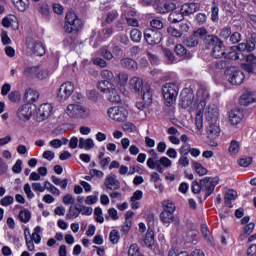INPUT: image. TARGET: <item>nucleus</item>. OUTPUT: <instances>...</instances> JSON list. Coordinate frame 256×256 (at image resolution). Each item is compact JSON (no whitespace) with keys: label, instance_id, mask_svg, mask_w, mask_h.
<instances>
[{"label":"nucleus","instance_id":"nucleus-1","mask_svg":"<svg viewBox=\"0 0 256 256\" xmlns=\"http://www.w3.org/2000/svg\"><path fill=\"white\" fill-rule=\"evenodd\" d=\"M149 155L151 157L148 158L146 162L148 169H155L156 171H158V173H165V169L173 165V162L165 156L159 159V156L157 155V152H155L154 149L149 151Z\"/></svg>","mask_w":256,"mask_h":256},{"label":"nucleus","instance_id":"nucleus-2","mask_svg":"<svg viewBox=\"0 0 256 256\" xmlns=\"http://www.w3.org/2000/svg\"><path fill=\"white\" fill-rule=\"evenodd\" d=\"M179 85L181 83L179 80L173 82H166L162 86V95L166 105L171 106L177 101V96L179 95Z\"/></svg>","mask_w":256,"mask_h":256},{"label":"nucleus","instance_id":"nucleus-3","mask_svg":"<svg viewBox=\"0 0 256 256\" xmlns=\"http://www.w3.org/2000/svg\"><path fill=\"white\" fill-rule=\"evenodd\" d=\"M83 29V22L75 12H68L65 17L64 31L65 33H77Z\"/></svg>","mask_w":256,"mask_h":256},{"label":"nucleus","instance_id":"nucleus-4","mask_svg":"<svg viewBox=\"0 0 256 256\" xmlns=\"http://www.w3.org/2000/svg\"><path fill=\"white\" fill-rule=\"evenodd\" d=\"M66 114L70 119H87L91 110L79 104H70L66 108Z\"/></svg>","mask_w":256,"mask_h":256},{"label":"nucleus","instance_id":"nucleus-5","mask_svg":"<svg viewBox=\"0 0 256 256\" xmlns=\"http://www.w3.org/2000/svg\"><path fill=\"white\" fill-rule=\"evenodd\" d=\"M129 88L134 93H138L140 95H145V93H153V89H151V85L147 82H143V79L139 77H133L129 81Z\"/></svg>","mask_w":256,"mask_h":256},{"label":"nucleus","instance_id":"nucleus-6","mask_svg":"<svg viewBox=\"0 0 256 256\" xmlns=\"http://www.w3.org/2000/svg\"><path fill=\"white\" fill-rule=\"evenodd\" d=\"M225 75L231 85H241L245 80V74L239 66H230L225 70Z\"/></svg>","mask_w":256,"mask_h":256},{"label":"nucleus","instance_id":"nucleus-7","mask_svg":"<svg viewBox=\"0 0 256 256\" xmlns=\"http://www.w3.org/2000/svg\"><path fill=\"white\" fill-rule=\"evenodd\" d=\"M107 115L109 119H112V121H116V123H123V121H127L129 111H127L125 107L114 106L108 109Z\"/></svg>","mask_w":256,"mask_h":256},{"label":"nucleus","instance_id":"nucleus-8","mask_svg":"<svg viewBox=\"0 0 256 256\" xmlns=\"http://www.w3.org/2000/svg\"><path fill=\"white\" fill-rule=\"evenodd\" d=\"M207 35V29L199 28L198 30L194 31L192 35L188 36L184 41L185 47L189 49H193L199 45V40L203 39Z\"/></svg>","mask_w":256,"mask_h":256},{"label":"nucleus","instance_id":"nucleus-9","mask_svg":"<svg viewBox=\"0 0 256 256\" xmlns=\"http://www.w3.org/2000/svg\"><path fill=\"white\" fill-rule=\"evenodd\" d=\"M218 184V178L205 177L200 180L202 191H206L204 199H207V197L213 195V191H215V187H217Z\"/></svg>","mask_w":256,"mask_h":256},{"label":"nucleus","instance_id":"nucleus-10","mask_svg":"<svg viewBox=\"0 0 256 256\" xmlns=\"http://www.w3.org/2000/svg\"><path fill=\"white\" fill-rule=\"evenodd\" d=\"M144 39L148 45H159L163 41V34L159 30L146 29Z\"/></svg>","mask_w":256,"mask_h":256},{"label":"nucleus","instance_id":"nucleus-11","mask_svg":"<svg viewBox=\"0 0 256 256\" xmlns=\"http://www.w3.org/2000/svg\"><path fill=\"white\" fill-rule=\"evenodd\" d=\"M193 101H195V93H193V90L189 88L182 90L180 94V107H182V109H189V107L193 105Z\"/></svg>","mask_w":256,"mask_h":256},{"label":"nucleus","instance_id":"nucleus-12","mask_svg":"<svg viewBox=\"0 0 256 256\" xmlns=\"http://www.w3.org/2000/svg\"><path fill=\"white\" fill-rule=\"evenodd\" d=\"M73 91H75V85L70 81L64 82L58 90L57 97L60 101H67L73 95Z\"/></svg>","mask_w":256,"mask_h":256},{"label":"nucleus","instance_id":"nucleus-13","mask_svg":"<svg viewBox=\"0 0 256 256\" xmlns=\"http://www.w3.org/2000/svg\"><path fill=\"white\" fill-rule=\"evenodd\" d=\"M200 10H201V4L197 2H192V1L184 3L180 9L184 17H189V15H195V13H197V11H200Z\"/></svg>","mask_w":256,"mask_h":256},{"label":"nucleus","instance_id":"nucleus-14","mask_svg":"<svg viewBox=\"0 0 256 256\" xmlns=\"http://www.w3.org/2000/svg\"><path fill=\"white\" fill-rule=\"evenodd\" d=\"M24 75L29 77L30 75H36L38 79H46L49 75L47 70L41 71L39 66H30L24 70Z\"/></svg>","mask_w":256,"mask_h":256},{"label":"nucleus","instance_id":"nucleus-15","mask_svg":"<svg viewBox=\"0 0 256 256\" xmlns=\"http://www.w3.org/2000/svg\"><path fill=\"white\" fill-rule=\"evenodd\" d=\"M104 185L106 189H109L110 191H117V189H120L121 187V182L117 180V175L111 173L106 176Z\"/></svg>","mask_w":256,"mask_h":256},{"label":"nucleus","instance_id":"nucleus-16","mask_svg":"<svg viewBox=\"0 0 256 256\" xmlns=\"http://www.w3.org/2000/svg\"><path fill=\"white\" fill-rule=\"evenodd\" d=\"M209 97V90L201 86L197 91V99L199 101L198 107L200 109H205V107L207 106V101H209Z\"/></svg>","mask_w":256,"mask_h":256},{"label":"nucleus","instance_id":"nucleus-17","mask_svg":"<svg viewBox=\"0 0 256 256\" xmlns=\"http://www.w3.org/2000/svg\"><path fill=\"white\" fill-rule=\"evenodd\" d=\"M38 115L40 121H45V119H49L50 115H53V104L44 103L40 105L38 109Z\"/></svg>","mask_w":256,"mask_h":256},{"label":"nucleus","instance_id":"nucleus-18","mask_svg":"<svg viewBox=\"0 0 256 256\" xmlns=\"http://www.w3.org/2000/svg\"><path fill=\"white\" fill-rule=\"evenodd\" d=\"M33 115V110L31 109V105L26 104L19 107L17 111V117L20 121H29L31 116Z\"/></svg>","mask_w":256,"mask_h":256},{"label":"nucleus","instance_id":"nucleus-19","mask_svg":"<svg viewBox=\"0 0 256 256\" xmlns=\"http://www.w3.org/2000/svg\"><path fill=\"white\" fill-rule=\"evenodd\" d=\"M141 96L142 101L137 102L136 107L137 109H139V111H145V109L149 107V105L153 104V92H146L144 93V95Z\"/></svg>","mask_w":256,"mask_h":256},{"label":"nucleus","instance_id":"nucleus-20","mask_svg":"<svg viewBox=\"0 0 256 256\" xmlns=\"http://www.w3.org/2000/svg\"><path fill=\"white\" fill-rule=\"evenodd\" d=\"M251 103H256V91L247 90L240 97V105H243L244 107H249Z\"/></svg>","mask_w":256,"mask_h":256},{"label":"nucleus","instance_id":"nucleus-21","mask_svg":"<svg viewBox=\"0 0 256 256\" xmlns=\"http://www.w3.org/2000/svg\"><path fill=\"white\" fill-rule=\"evenodd\" d=\"M244 117H245V114H243L241 109L231 110L229 112V123L235 127L239 125L241 121H243Z\"/></svg>","mask_w":256,"mask_h":256},{"label":"nucleus","instance_id":"nucleus-22","mask_svg":"<svg viewBox=\"0 0 256 256\" xmlns=\"http://www.w3.org/2000/svg\"><path fill=\"white\" fill-rule=\"evenodd\" d=\"M2 25L7 29L9 27H12L14 31H17L19 29V20L16 18L15 15L10 14L2 19Z\"/></svg>","mask_w":256,"mask_h":256},{"label":"nucleus","instance_id":"nucleus-23","mask_svg":"<svg viewBox=\"0 0 256 256\" xmlns=\"http://www.w3.org/2000/svg\"><path fill=\"white\" fill-rule=\"evenodd\" d=\"M205 117L207 121H217L219 117V108L215 104H209L205 110Z\"/></svg>","mask_w":256,"mask_h":256},{"label":"nucleus","instance_id":"nucleus-24","mask_svg":"<svg viewBox=\"0 0 256 256\" xmlns=\"http://www.w3.org/2000/svg\"><path fill=\"white\" fill-rule=\"evenodd\" d=\"M176 8L177 6L175 5V3L169 0H165L162 4L157 5L156 11H158V13L165 14L171 11H175Z\"/></svg>","mask_w":256,"mask_h":256},{"label":"nucleus","instance_id":"nucleus-25","mask_svg":"<svg viewBox=\"0 0 256 256\" xmlns=\"http://www.w3.org/2000/svg\"><path fill=\"white\" fill-rule=\"evenodd\" d=\"M29 49H31L32 53L37 57H43L46 53L45 46H43L41 42H32L29 45Z\"/></svg>","mask_w":256,"mask_h":256},{"label":"nucleus","instance_id":"nucleus-26","mask_svg":"<svg viewBox=\"0 0 256 256\" xmlns=\"http://www.w3.org/2000/svg\"><path fill=\"white\" fill-rule=\"evenodd\" d=\"M211 56L214 59H221V57H225V44H223L222 40L217 44V46L212 48Z\"/></svg>","mask_w":256,"mask_h":256},{"label":"nucleus","instance_id":"nucleus-27","mask_svg":"<svg viewBox=\"0 0 256 256\" xmlns=\"http://www.w3.org/2000/svg\"><path fill=\"white\" fill-rule=\"evenodd\" d=\"M24 101L29 104L39 101V92L31 88L27 89L24 94Z\"/></svg>","mask_w":256,"mask_h":256},{"label":"nucleus","instance_id":"nucleus-28","mask_svg":"<svg viewBox=\"0 0 256 256\" xmlns=\"http://www.w3.org/2000/svg\"><path fill=\"white\" fill-rule=\"evenodd\" d=\"M174 51L178 57H182L183 59H191V57H193V54L188 52L187 48H185V46L182 44H177L174 48Z\"/></svg>","mask_w":256,"mask_h":256},{"label":"nucleus","instance_id":"nucleus-29","mask_svg":"<svg viewBox=\"0 0 256 256\" xmlns=\"http://www.w3.org/2000/svg\"><path fill=\"white\" fill-rule=\"evenodd\" d=\"M206 133L208 135V139H217V137L221 135V128L216 124H209Z\"/></svg>","mask_w":256,"mask_h":256},{"label":"nucleus","instance_id":"nucleus-30","mask_svg":"<svg viewBox=\"0 0 256 256\" xmlns=\"http://www.w3.org/2000/svg\"><path fill=\"white\" fill-rule=\"evenodd\" d=\"M236 49L239 51V53L242 51H248V53H251L252 51H255V42L246 40V42L240 43Z\"/></svg>","mask_w":256,"mask_h":256},{"label":"nucleus","instance_id":"nucleus-31","mask_svg":"<svg viewBox=\"0 0 256 256\" xmlns=\"http://www.w3.org/2000/svg\"><path fill=\"white\" fill-rule=\"evenodd\" d=\"M204 37V45H206L207 49H211V47L213 49L221 41L220 38L215 35H206Z\"/></svg>","mask_w":256,"mask_h":256},{"label":"nucleus","instance_id":"nucleus-32","mask_svg":"<svg viewBox=\"0 0 256 256\" xmlns=\"http://www.w3.org/2000/svg\"><path fill=\"white\" fill-rule=\"evenodd\" d=\"M79 149H85L86 151H89L95 147V142H93V139L87 138H80L79 139V144H78Z\"/></svg>","mask_w":256,"mask_h":256},{"label":"nucleus","instance_id":"nucleus-33","mask_svg":"<svg viewBox=\"0 0 256 256\" xmlns=\"http://www.w3.org/2000/svg\"><path fill=\"white\" fill-rule=\"evenodd\" d=\"M160 221L163 223V225H171L173 221H175V214L171 212H161L160 213Z\"/></svg>","mask_w":256,"mask_h":256},{"label":"nucleus","instance_id":"nucleus-34","mask_svg":"<svg viewBox=\"0 0 256 256\" xmlns=\"http://www.w3.org/2000/svg\"><path fill=\"white\" fill-rule=\"evenodd\" d=\"M237 199V192L235 190H229L226 192L224 197V202L226 207H233L232 201H235Z\"/></svg>","mask_w":256,"mask_h":256},{"label":"nucleus","instance_id":"nucleus-35","mask_svg":"<svg viewBox=\"0 0 256 256\" xmlns=\"http://www.w3.org/2000/svg\"><path fill=\"white\" fill-rule=\"evenodd\" d=\"M115 86L109 82V80H102L98 82L97 88L99 91H102V93H108L110 90H112Z\"/></svg>","mask_w":256,"mask_h":256},{"label":"nucleus","instance_id":"nucleus-36","mask_svg":"<svg viewBox=\"0 0 256 256\" xmlns=\"http://www.w3.org/2000/svg\"><path fill=\"white\" fill-rule=\"evenodd\" d=\"M211 13V20L217 23L219 21V2L217 0H213L212 2Z\"/></svg>","mask_w":256,"mask_h":256},{"label":"nucleus","instance_id":"nucleus-37","mask_svg":"<svg viewBox=\"0 0 256 256\" xmlns=\"http://www.w3.org/2000/svg\"><path fill=\"white\" fill-rule=\"evenodd\" d=\"M185 19V15H183V12H172L169 14L168 21L170 23H181Z\"/></svg>","mask_w":256,"mask_h":256},{"label":"nucleus","instance_id":"nucleus-38","mask_svg":"<svg viewBox=\"0 0 256 256\" xmlns=\"http://www.w3.org/2000/svg\"><path fill=\"white\" fill-rule=\"evenodd\" d=\"M108 94V101L111 103H121V96L115 86L107 93Z\"/></svg>","mask_w":256,"mask_h":256},{"label":"nucleus","instance_id":"nucleus-39","mask_svg":"<svg viewBox=\"0 0 256 256\" xmlns=\"http://www.w3.org/2000/svg\"><path fill=\"white\" fill-rule=\"evenodd\" d=\"M18 11H27L29 9V0H11Z\"/></svg>","mask_w":256,"mask_h":256},{"label":"nucleus","instance_id":"nucleus-40","mask_svg":"<svg viewBox=\"0 0 256 256\" xmlns=\"http://www.w3.org/2000/svg\"><path fill=\"white\" fill-rule=\"evenodd\" d=\"M162 207H163V212L173 213V214H175V209H177V207L175 206V203H173V201L171 200H164L162 202Z\"/></svg>","mask_w":256,"mask_h":256},{"label":"nucleus","instance_id":"nucleus-41","mask_svg":"<svg viewBox=\"0 0 256 256\" xmlns=\"http://www.w3.org/2000/svg\"><path fill=\"white\" fill-rule=\"evenodd\" d=\"M127 81H129V76L125 73H119L116 77L117 85L120 87L121 91H123V87L127 85Z\"/></svg>","mask_w":256,"mask_h":256},{"label":"nucleus","instance_id":"nucleus-42","mask_svg":"<svg viewBox=\"0 0 256 256\" xmlns=\"http://www.w3.org/2000/svg\"><path fill=\"white\" fill-rule=\"evenodd\" d=\"M121 11H122V15H123L124 18L125 17H135V15H137V12H135V10H133L127 4H123L121 6Z\"/></svg>","mask_w":256,"mask_h":256},{"label":"nucleus","instance_id":"nucleus-43","mask_svg":"<svg viewBox=\"0 0 256 256\" xmlns=\"http://www.w3.org/2000/svg\"><path fill=\"white\" fill-rule=\"evenodd\" d=\"M143 37V34L141 31L137 28H134L130 31V38L134 43H141V38Z\"/></svg>","mask_w":256,"mask_h":256},{"label":"nucleus","instance_id":"nucleus-44","mask_svg":"<svg viewBox=\"0 0 256 256\" xmlns=\"http://www.w3.org/2000/svg\"><path fill=\"white\" fill-rule=\"evenodd\" d=\"M81 215V208L77 206H70L69 213L66 215L68 219L74 218L77 219Z\"/></svg>","mask_w":256,"mask_h":256},{"label":"nucleus","instance_id":"nucleus-45","mask_svg":"<svg viewBox=\"0 0 256 256\" xmlns=\"http://www.w3.org/2000/svg\"><path fill=\"white\" fill-rule=\"evenodd\" d=\"M145 245H148V247H151L153 243H155V233L152 229H148L146 233V237L144 239Z\"/></svg>","mask_w":256,"mask_h":256},{"label":"nucleus","instance_id":"nucleus-46","mask_svg":"<svg viewBox=\"0 0 256 256\" xmlns=\"http://www.w3.org/2000/svg\"><path fill=\"white\" fill-rule=\"evenodd\" d=\"M240 149H241V144L236 140H232L230 143L229 152L232 155H237V153H239Z\"/></svg>","mask_w":256,"mask_h":256},{"label":"nucleus","instance_id":"nucleus-47","mask_svg":"<svg viewBox=\"0 0 256 256\" xmlns=\"http://www.w3.org/2000/svg\"><path fill=\"white\" fill-rule=\"evenodd\" d=\"M113 33H114L113 27L104 28L100 32V37L102 41H106V39H109V37H111Z\"/></svg>","mask_w":256,"mask_h":256},{"label":"nucleus","instance_id":"nucleus-48","mask_svg":"<svg viewBox=\"0 0 256 256\" xmlns=\"http://www.w3.org/2000/svg\"><path fill=\"white\" fill-rule=\"evenodd\" d=\"M19 218L22 223H29V221H31V212L29 210H21Z\"/></svg>","mask_w":256,"mask_h":256},{"label":"nucleus","instance_id":"nucleus-49","mask_svg":"<svg viewBox=\"0 0 256 256\" xmlns=\"http://www.w3.org/2000/svg\"><path fill=\"white\" fill-rule=\"evenodd\" d=\"M52 182L54 185H61L62 189H67V185L69 184L68 179H63L57 177V176H52Z\"/></svg>","mask_w":256,"mask_h":256},{"label":"nucleus","instance_id":"nucleus-50","mask_svg":"<svg viewBox=\"0 0 256 256\" xmlns=\"http://www.w3.org/2000/svg\"><path fill=\"white\" fill-rule=\"evenodd\" d=\"M193 167L197 175H199L200 177H203V175H207V170L205 169V167H203V165H201V163L193 162Z\"/></svg>","mask_w":256,"mask_h":256},{"label":"nucleus","instance_id":"nucleus-51","mask_svg":"<svg viewBox=\"0 0 256 256\" xmlns=\"http://www.w3.org/2000/svg\"><path fill=\"white\" fill-rule=\"evenodd\" d=\"M94 216L97 223H104L105 218H103V209L101 207H96L94 210Z\"/></svg>","mask_w":256,"mask_h":256},{"label":"nucleus","instance_id":"nucleus-52","mask_svg":"<svg viewBox=\"0 0 256 256\" xmlns=\"http://www.w3.org/2000/svg\"><path fill=\"white\" fill-rule=\"evenodd\" d=\"M122 129L123 131H126V133H135V131H137V126L131 122H125L122 125Z\"/></svg>","mask_w":256,"mask_h":256},{"label":"nucleus","instance_id":"nucleus-53","mask_svg":"<svg viewBox=\"0 0 256 256\" xmlns=\"http://www.w3.org/2000/svg\"><path fill=\"white\" fill-rule=\"evenodd\" d=\"M110 217H111L112 221H117V219H119V214L117 212V209L110 208L108 210V215L105 216V219H107V221H109Z\"/></svg>","mask_w":256,"mask_h":256},{"label":"nucleus","instance_id":"nucleus-54","mask_svg":"<svg viewBox=\"0 0 256 256\" xmlns=\"http://www.w3.org/2000/svg\"><path fill=\"white\" fill-rule=\"evenodd\" d=\"M117 17H119V12H117V10H112L108 12L106 15V23H109V24L113 23V21H115Z\"/></svg>","mask_w":256,"mask_h":256},{"label":"nucleus","instance_id":"nucleus-55","mask_svg":"<svg viewBox=\"0 0 256 256\" xmlns=\"http://www.w3.org/2000/svg\"><path fill=\"white\" fill-rule=\"evenodd\" d=\"M110 242L113 244V245H117V243H119V239H121V237L119 236V231L117 230H112L110 232Z\"/></svg>","mask_w":256,"mask_h":256},{"label":"nucleus","instance_id":"nucleus-56","mask_svg":"<svg viewBox=\"0 0 256 256\" xmlns=\"http://www.w3.org/2000/svg\"><path fill=\"white\" fill-rule=\"evenodd\" d=\"M189 153H191V144L184 143L179 149V154L181 156H187Z\"/></svg>","mask_w":256,"mask_h":256},{"label":"nucleus","instance_id":"nucleus-57","mask_svg":"<svg viewBox=\"0 0 256 256\" xmlns=\"http://www.w3.org/2000/svg\"><path fill=\"white\" fill-rule=\"evenodd\" d=\"M150 27H152V29H156V31H161V29H163V22L160 19H153L150 22Z\"/></svg>","mask_w":256,"mask_h":256},{"label":"nucleus","instance_id":"nucleus-58","mask_svg":"<svg viewBox=\"0 0 256 256\" xmlns=\"http://www.w3.org/2000/svg\"><path fill=\"white\" fill-rule=\"evenodd\" d=\"M240 41H241V33L234 32V33L230 34L229 42L232 45H237V43H239Z\"/></svg>","mask_w":256,"mask_h":256},{"label":"nucleus","instance_id":"nucleus-59","mask_svg":"<svg viewBox=\"0 0 256 256\" xmlns=\"http://www.w3.org/2000/svg\"><path fill=\"white\" fill-rule=\"evenodd\" d=\"M242 53L231 51L226 56L225 59H229L230 61H238V59H241Z\"/></svg>","mask_w":256,"mask_h":256},{"label":"nucleus","instance_id":"nucleus-60","mask_svg":"<svg viewBox=\"0 0 256 256\" xmlns=\"http://www.w3.org/2000/svg\"><path fill=\"white\" fill-rule=\"evenodd\" d=\"M203 191V188L201 186V180L197 181L194 180L192 182V193H194L195 195L199 194V192Z\"/></svg>","mask_w":256,"mask_h":256},{"label":"nucleus","instance_id":"nucleus-61","mask_svg":"<svg viewBox=\"0 0 256 256\" xmlns=\"http://www.w3.org/2000/svg\"><path fill=\"white\" fill-rule=\"evenodd\" d=\"M8 98L12 103H17L18 101H21V93L19 91H12L9 95Z\"/></svg>","mask_w":256,"mask_h":256},{"label":"nucleus","instance_id":"nucleus-62","mask_svg":"<svg viewBox=\"0 0 256 256\" xmlns=\"http://www.w3.org/2000/svg\"><path fill=\"white\" fill-rule=\"evenodd\" d=\"M13 201V196H5L0 200V205H2V207H9V205H13Z\"/></svg>","mask_w":256,"mask_h":256},{"label":"nucleus","instance_id":"nucleus-63","mask_svg":"<svg viewBox=\"0 0 256 256\" xmlns=\"http://www.w3.org/2000/svg\"><path fill=\"white\" fill-rule=\"evenodd\" d=\"M219 36L222 39H229L231 37V29L229 27L222 28Z\"/></svg>","mask_w":256,"mask_h":256},{"label":"nucleus","instance_id":"nucleus-64","mask_svg":"<svg viewBox=\"0 0 256 256\" xmlns=\"http://www.w3.org/2000/svg\"><path fill=\"white\" fill-rule=\"evenodd\" d=\"M167 33H169L171 35V37H176V38H179V37L183 36V33H181V31L177 30L174 27H169L167 29Z\"/></svg>","mask_w":256,"mask_h":256}]
</instances>
